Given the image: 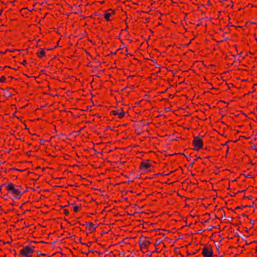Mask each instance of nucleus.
I'll use <instances>...</instances> for the list:
<instances>
[{
    "mask_svg": "<svg viewBox=\"0 0 257 257\" xmlns=\"http://www.w3.org/2000/svg\"><path fill=\"white\" fill-rule=\"evenodd\" d=\"M1 187H5L8 193L15 199H20L26 191L22 186L14 184L11 182L3 184Z\"/></svg>",
    "mask_w": 257,
    "mask_h": 257,
    "instance_id": "f257e3e1",
    "label": "nucleus"
},
{
    "mask_svg": "<svg viewBox=\"0 0 257 257\" xmlns=\"http://www.w3.org/2000/svg\"><path fill=\"white\" fill-rule=\"evenodd\" d=\"M35 247L33 245H27L24 247L20 251V257H31L35 251Z\"/></svg>",
    "mask_w": 257,
    "mask_h": 257,
    "instance_id": "f03ea898",
    "label": "nucleus"
},
{
    "mask_svg": "<svg viewBox=\"0 0 257 257\" xmlns=\"http://www.w3.org/2000/svg\"><path fill=\"white\" fill-rule=\"evenodd\" d=\"M116 11L115 10L109 9L104 11L103 18L106 22H111L113 20Z\"/></svg>",
    "mask_w": 257,
    "mask_h": 257,
    "instance_id": "7ed1b4c3",
    "label": "nucleus"
},
{
    "mask_svg": "<svg viewBox=\"0 0 257 257\" xmlns=\"http://www.w3.org/2000/svg\"><path fill=\"white\" fill-rule=\"evenodd\" d=\"M140 170L143 172H150L153 169V165L149 163V160H147L144 161H142L139 167Z\"/></svg>",
    "mask_w": 257,
    "mask_h": 257,
    "instance_id": "20e7f679",
    "label": "nucleus"
},
{
    "mask_svg": "<svg viewBox=\"0 0 257 257\" xmlns=\"http://www.w3.org/2000/svg\"><path fill=\"white\" fill-rule=\"evenodd\" d=\"M139 242L141 249L145 250H148L152 243L149 239L146 237L140 238Z\"/></svg>",
    "mask_w": 257,
    "mask_h": 257,
    "instance_id": "39448f33",
    "label": "nucleus"
},
{
    "mask_svg": "<svg viewBox=\"0 0 257 257\" xmlns=\"http://www.w3.org/2000/svg\"><path fill=\"white\" fill-rule=\"evenodd\" d=\"M125 113L122 107L117 108L110 111V114L115 116L116 118L119 119L124 117Z\"/></svg>",
    "mask_w": 257,
    "mask_h": 257,
    "instance_id": "423d86ee",
    "label": "nucleus"
},
{
    "mask_svg": "<svg viewBox=\"0 0 257 257\" xmlns=\"http://www.w3.org/2000/svg\"><path fill=\"white\" fill-rule=\"evenodd\" d=\"M192 145L194 147V150L199 151L203 147V140L199 137H195L193 141Z\"/></svg>",
    "mask_w": 257,
    "mask_h": 257,
    "instance_id": "0eeeda50",
    "label": "nucleus"
},
{
    "mask_svg": "<svg viewBox=\"0 0 257 257\" xmlns=\"http://www.w3.org/2000/svg\"><path fill=\"white\" fill-rule=\"evenodd\" d=\"M203 257H213V249L211 246H205L203 247L202 253Z\"/></svg>",
    "mask_w": 257,
    "mask_h": 257,
    "instance_id": "6e6552de",
    "label": "nucleus"
},
{
    "mask_svg": "<svg viewBox=\"0 0 257 257\" xmlns=\"http://www.w3.org/2000/svg\"><path fill=\"white\" fill-rule=\"evenodd\" d=\"M37 55L39 58H42L45 56V52L42 48H40L37 52Z\"/></svg>",
    "mask_w": 257,
    "mask_h": 257,
    "instance_id": "1a4fd4ad",
    "label": "nucleus"
},
{
    "mask_svg": "<svg viewBox=\"0 0 257 257\" xmlns=\"http://www.w3.org/2000/svg\"><path fill=\"white\" fill-rule=\"evenodd\" d=\"M86 228L89 231H91V232L95 230V227L94 226V224L91 222H89L87 224Z\"/></svg>",
    "mask_w": 257,
    "mask_h": 257,
    "instance_id": "9d476101",
    "label": "nucleus"
},
{
    "mask_svg": "<svg viewBox=\"0 0 257 257\" xmlns=\"http://www.w3.org/2000/svg\"><path fill=\"white\" fill-rule=\"evenodd\" d=\"M80 207L75 205L73 207V210L75 212H77L80 211Z\"/></svg>",
    "mask_w": 257,
    "mask_h": 257,
    "instance_id": "9b49d317",
    "label": "nucleus"
},
{
    "mask_svg": "<svg viewBox=\"0 0 257 257\" xmlns=\"http://www.w3.org/2000/svg\"><path fill=\"white\" fill-rule=\"evenodd\" d=\"M63 213L65 215L68 216L69 214V211L68 209H64L63 210Z\"/></svg>",
    "mask_w": 257,
    "mask_h": 257,
    "instance_id": "f8f14e48",
    "label": "nucleus"
},
{
    "mask_svg": "<svg viewBox=\"0 0 257 257\" xmlns=\"http://www.w3.org/2000/svg\"><path fill=\"white\" fill-rule=\"evenodd\" d=\"M244 176L246 178H253V175L250 173H249L247 174H244Z\"/></svg>",
    "mask_w": 257,
    "mask_h": 257,
    "instance_id": "ddd939ff",
    "label": "nucleus"
},
{
    "mask_svg": "<svg viewBox=\"0 0 257 257\" xmlns=\"http://www.w3.org/2000/svg\"><path fill=\"white\" fill-rule=\"evenodd\" d=\"M92 242L89 241L87 243H83V242H81V244H84V245H86L88 247H90L91 244Z\"/></svg>",
    "mask_w": 257,
    "mask_h": 257,
    "instance_id": "4468645a",
    "label": "nucleus"
},
{
    "mask_svg": "<svg viewBox=\"0 0 257 257\" xmlns=\"http://www.w3.org/2000/svg\"><path fill=\"white\" fill-rule=\"evenodd\" d=\"M13 52V51L12 50H11L10 49H7L5 52H2V51H0V54H5L7 52Z\"/></svg>",
    "mask_w": 257,
    "mask_h": 257,
    "instance_id": "2eb2a0df",
    "label": "nucleus"
},
{
    "mask_svg": "<svg viewBox=\"0 0 257 257\" xmlns=\"http://www.w3.org/2000/svg\"><path fill=\"white\" fill-rule=\"evenodd\" d=\"M45 142V140L43 139H41L40 140V143L41 145H44Z\"/></svg>",
    "mask_w": 257,
    "mask_h": 257,
    "instance_id": "dca6fc26",
    "label": "nucleus"
},
{
    "mask_svg": "<svg viewBox=\"0 0 257 257\" xmlns=\"http://www.w3.org/2000/svg\"><path fill=\"white\" fill-rule=\"evenodd\" d=\"M22 64L24 65H25L26 64H27V61L26 60H24L22 62Z\"/></svg>",
    "mask_w": 257,
    "mask_h": 257,
    "instance_id": "f3484780",
    "label": "nucleus"
},
{
    "mask_svg": "<svg viewBox=\"0 0 257 257\" xmlns=\"http://www.w3.org/2000/svg\"><path fill=\"white\" fill-rule=\"evenodd\" d=\"M89 252H92V253H94V252H97V253H99L98 252H97V251L94 250H93V249H91V250H89Z\"/></svg>",
    "mask_w": 257,
    "mask_h": 257,
    "instance_id": "a211bd4d",
    "label": "nucleus"
},
{
    "mask_svg": "<svg viewBox=\"0 0 257 257\" xmlns=\"http://www.w3.org/2000/svg\"><path fill=\"white\" fill-rule=\"evenodd\" d=\"M128 29V26H125V28L124 29H122L121 31H127Z\"/></svg>",
    "mask_w": 257,
    "mask_h": 257,
    "instance_id": "6ab92c4d",
    "label": "nucleus"
},
{
    "mask_svg": "<svg viewBox=\"0 0 257 257\" xmlns=\"http://www.w3.org/2000/svg\"><path fill=\"white\" fill-rule=\"evenodd\" d=\"M124 22H125V26L128 25V23H127V22L126 19V20H125Z\"/></svg>",
    "mask_w": 257,
    "mask_h": 257,
    "instance_id": "aec40b11",
    "label": "nucleus"
},
{
    "mask_svg": "<svg viewBox=\"0 0 257 257\" xmlns=\"http://www.w3.org/2000/svg\"><path fill=\"white\" fill-rule=\"evenodd\" d=\"M125 52L127 53V47H125Z\"/></svg>",
    "mask_w": 257,
    "mask_h": 257,
    "instance_id": "412c9836",
    "label": "nucleus"
},
{
    "mask_svg": "<svg viewBox=\"0 0 257 257\" xmlns=\"http://www.w3.org/2000/svg\"><path fill=\"white\" fill-rule=\"evenodd\" d=\"M81 239H82V238H81V237H80V238H79V241H80V242L81 243V242H82L81 241Z\"/></svg>",
    "mask_w": 257,
    "mask_h": 257,
    "instance_id": "4be33fe9",
    "label": "nucleus"
},
{
    "mask_svg": "<svg viewBox=\"0 0 257 257\" xmlns=\"http://www.w3.org/2000/svg\"><path fill=\"white\" fill-rule=\"evenodd\" d=\"M14 254H15H15H16V253H16V251L15 250H14Z\"/></svg>",
    "mask_w": 257,
    "mask_h": 257,
    "instance_id": "5701e85b",
    "label": "nucleus"
},
{
    "mask_svg": "<svg viewBox=\"0 0 257 257\" xmlns=\"http://www.w3.org/2000/svg\"><path fill=\"white\" fill-rule=\"evenodd\" d=\"M94 15H95V16H98V15L97 14V13H94Z\"/></svg>",
    "mask_w": 257,
    "mask_h": 257,
    "instance_id": "b1692460",
    "label": "nucleus"
},
{
    "mask_svg": "<svg viewBox=\"0 0 257 257\" xmlns=\"http://www.w3.org/2000/svg\"><path fill=\"white\" fill-rule=\"evenodd\" d=\"M228 149H229V147H228V146H227V150H226V152H228Z\"/></svg>",
    "mask_w": 257,
    "mask_h": 257,
    "instance_id": "393cba45",
    "label": "nucleus"
},
{
    "mask_svg": "<svg viewBox=\"0 0 257 257\" xmlns=\"http://www.w3.org/2000/svg\"><path fill=\"white\" fill-rule=\"evenodd\" d=\"M208 5H211L209 1H208Z\"/></svg>",
    "mask_w": 257,
    "mask_h": 257,
    "instance_id": "a878e982",
    "label": "nucleus"
},
{
    "mask_svg": "<svg viewBox=\"0 0 257 257\" xmlns=\"http://www.w3.org/2000/svg\"><path fill=\"white\" fill-rule=\"evenodd\" d=\"M119 49H121V47H120L116 51H118Z\"/></svg>",
    "mask_w": 257,
    "mask_h": 257,
    "instance_id": "bb28decb",
    "label": "nucleus"
},
{
    "mask_svg": "<svg viewBox=\"0 0 257 257\" xmlns=\"http://www.w3.org/2000/svg\"><path fill=\"white\" fill-rule=\"evenodd\" d=\"M2 164L1 160H0V165Z\"/></svg>",
    "mask_w": 257,
    "mask_h": 257,
    "instance_id": "cd10ccee",
    "label": "nucleus"
},
{
    "mask_svg": "<svg viewBox=\"0 0 257 257\" xmlns=\"http://www.w3.org/2000/svg\"><path fill=\"white\" fill-rule=\"evenodd\" d=\"M1 191H2V189L1 188V189H0V192H1Z\"/></svg>",
    "mask_w": 257,
    "mask_h": 257,
    "instance_id": "c85d7f7f",
    "label": "nucleus"
}]
</instances>
